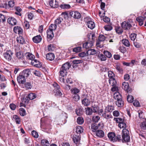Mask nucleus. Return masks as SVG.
<instances>
[{"label":"nucleus","mask_w":146,"mask_h":146,"mask_svg":"<svg viewBox=\"0 0 146 146\" xmlns=\"http://www.w3.org/2000/svg\"><path fill=\"white\" fill-rule=\"evenodd\" d=\"M5 21V18L4 15L0 14V22H3Z\"/></svg>","instance_id":"nucleus-57"},{"label":"nucleus","mask_w":146,"mask_h":146,"mask_svg":"<svg viewBox=\"0 0 146 146\" xmlns=\"http://www.w3.org/2000/svg\"><path fill=\"white\" fill-rule=\"evenodd\" d=\"M73 99L75 101H78L80 100V97L77 94H74L73 97Z\"/></svg>","instance_id":"nucleus-64"},{"label":"nucleus","mask_w":146,"mask_h":146,"mask_svg":"<svg viewBox=\"0 0 146 146\" xmlns=\"http://www.w3.org/2000/svg\"><path fill=\"white\" fill-rule=\"evenodd\" d=\"M55 58V56L52 53H49L47 54L46 55V58L47 60L52 61Z\"/></svg>","instance_id":"nucleus-14"},{"label":"nucleus","mask_w":146,"mask_h":146,"mask_svg":"<svg viewBox=\"0 0 146 146\" xmlns=\"http://www.w3.org/2000/svg\"><path fill=\"white\" fill-rule=\"evenodd\" d=\"M109 139L111 141L113 142L117 141H119L121 140V137L120 135H115L114 133L110 132L108 135Z\"/></svg>","instance_id":"nucleus-1"},{"label":"nucleus","mask_w":146,"mask_h":146,"mask_svg":"<svg viewBox=\"0 0 146 146\" xmlns=\"http://www.w3.org/2000/svg\"><path fill=\"white\" fill-rule=\"evenodd\" d=\"M92 113V109H91L90 108H87L86 110V113L87 115H91Z\"/></svg>","instance_id":"nucleus-48"},{"label":"nucleus","mask_w":146,"mask_h":146,"mask_svg":"<svg viewBox=\"0 0 146 146\" xmlns=\"http://www.w3.org/2000/svg\"><path fill=\"white\" fill-rule=\"evenodd\" d=\"M25 55L27 58L29 60H33L35 58V56L30 53H26Z\"/></svg>","instance_id":"nucleus-23"},{"label":"nucleus","mask_w":146,"mask_h":146,"mask_svg":"<svg viewBox=\"0 0 146 146\" xmlns=\"http://www.w3.org/2000/svg\"><path fill=\"white\" fill-rule=\"evenodd\" d=\"M134 98L131 95H128L127 97V100L128 102L130 103H132L133 101Z\"/></svg>","instance_id":"nucleus-41"},{"label":"nucleus","mask_w":146,"mask_h":146,"mask_svg":"<svg viewBox=\"0 0 146 146\" xmlns=\"http://www.w3.org/2000/svg\"><path fill=\"white\" fill-rule=\"evenodd\" d=\"M116 32L118 34H121L123 32V30L120 27H117L116 28Z\"/></svg>","instance_id":"nucleus-58"},{"label":"nucleus","mask_w":146,"mask_h":146,"mask_svg":"<svg viewBox=\"0 0 146 146\" xmlns=\"http://www.w3.org/2000/svg\"><path fill=\"white\" fill-rule=\"evenodd\" d=\"M122 28L125 30H128L129 29L132 27L131 24L129 22L124 21L121 24Z\"/></svg>","instance_id":"nucleus-7"},{"label":"nucleus","mask_w":146,"mask_h":146,"mask_svg":"<svg viewBox=\"0 0 146 146\" xmlns=\"http://www.w3.org/2000/svg\"><path fill=\"white\" fill-rule=\"evenodd\" d=\"M13 54V52L10 50H7L3 54V56L5 59L10 61L12 59V56Z\"/></svg>","instance_id":"nucleus-3"},{"label":"nucleus","mask_w":146,"mask_h":146,"mask_svg":"<svg viewBox=\"0 0 146 146\" xmlns=\"http://www.w3.org/2000/svg\"><path fill=\"white\" fill-rule=\"evenodd\" d=\"M31 134L35 138H37L38 137V135L37 132L34 130L32 131Z\"/></svg>","instance_id":"nucleus-54"},{"label":"nucleus","mask_w":146,"mask_h":146,"mask_svg":"<svg viewBox=\"0 0 146 146\" xmlns=\"http://www.w3.org/2000/svg\"><path fill=\"white\" fill-rule=\"evenodd\" d=\"M42 145L44 146H49L48 141L45 139H42L41 141Z\"/></svg>","instance_id":"nucleus-34"},{"label":"nucleus","mask_w":146,"mask_h":146,"mask_svg":"<svg viewBox=\"0 0 146 146\" xmlns=\"http://www.w3.org/2000/svg\"><path fill=\"white\" fill-rule=\"evenodd\" d=\"M17 42L22 44H25V42L24 38L21 36L17 37Z\"/></svg>","instance_id":"nucleus-22"},{"label":"nucleus","mask_w":146,"mask_h":146,"mask_svg":"<svg viewBox=\"0 0 146 146\" xmlns=\"http://www.w3.org/2000/svg\"><path fill=\"white\" fill-rule=\"evenodd\" d=\"M62 19L60 17L57 19L55 20L54 24L56 25H57L61 23V21H62Z\"/></svg>","instance_id":"nucleus-45"},{"label":"nucleus","mask_w":146,"mask_h":146,"mask_svg":"<svg viewBox=\"0 0 146 146\" xmlns=\"http://www.w3.org/2000/svg\"><path fill=\"white\" fill-rule=\"evenodd\" d=\"M83 62V60H75L72 61L73 64H78L82 63Z\"/></svg>","instance_id":"nucleus-52"},{"label":"nucleus","mask_w":146,"mask_h":146,"mask_svg":"<svg viewBox=\"0 0 146 146\" xmlns=\"http://www.w3.org/2000/svg\"><path fill=\"white\" fill-rule=\"evenodd\" d=\"M15 5L14 1H10L8 3V6L11 7H13Z\"/></svg>","instance_id":"nucleus-62"},{"label":"nucleus","mask_w":146,"mask_h":146,"mask_svg":"<svg viewBox=\"0 0 146 146\" xmlns=\"http://www.w3.org/2000/svg\"><path fill=\"white\" fill-rule=\"evenodd\" d=\"M88 55H94L96 54V51L94 49H91L88 50L87 51Z\"/></svg>","instance_id":"nucleus-35"},{"label":"nucleus","mask_w":146,"mask_h":146,"mask_svg":"<svg viewBox=\"0 0 146 146\" xmlns=\"http://www.w3.org/2000/svg\"><path fill=\"white\" fill-rule=\"evenodd\" d=\"M17 80L19 83L21 84H24L26 81L25 78L24 76L19 74L17 78Z\"/></svg>","instance_id":"nucleus-8"},{"label":"nucleus","mask_w":146,"mask_h":146,"mask_svg":"<svg viewBox=\"0 0 146 146\" xmlns=\"http://www.w3.org/2000/svg\"><path fill=\"white\" fill-rule=\"evenodd\" d=\"M61 16L64 17L65 19L68 18V14L66 12H62L61 13Z\"/></svg>","instance_id":"nucleus-63"},{"label":"nucleus","mask_w":146,"mask_h":146,"mask_svg":"<svg viewBox=\"0 0 146 146\" xmlns=\"http://www.w3.org/2000/svg\"><path fill=\"white\" fill-rule=\"evenodd\" d=\"M73 140L74 143L77 144L79 143L80 138L79 136L75 135L73 136Z\"/></svg>","instance_id":"nucleus-24"},{"label":"nucleus","mask_w":146,"mask_h":146,"mask_svg":"<svg viewBox=\"0 0 146 146\" xmlns=\"http://www.w3.org/2000/svg\"><path fill=\"white\" fill-rule=\"evenodd\" d=\"M84 121L83 118L81 117H78L77 120V123L79 124H82L84 122Z\"/></svg>","instance_id":"nucleus-39"},{"label":"nucleus","mask_w":146,"mask_h":146,"mask_svg":"<svg viewBox=\"0 0 146 146\" xmlns=\"http://www.w3.org/2000/svg\"><path fill=\"white\" fill-rule=\"evenodd\" d=\"M99 57L101 61H105L107 59V58L103 54H100L99 56Z\"/></svg>","instance_id":"nucleus-61"},{"label":"nucleus","mask_w":146,"mask_h":146,"mask_svg":"<svg viewBox=\"0 0 146 146\" xmlns=\"http://www.w3.org/2000/svg\"><path fill=\"white\" fill-rule=\"evenodd\" d=\"M100 123H98V125L96 124L93 123L91 125V128L92 131L93 132H95L98 129H101L100 128Z\"/></svg>","instance_id":"nucleus-12"},{"label":"nucleus","mask_w":146,"mask_h":146,"mask_svg":"<svg viewBox=\"0 0 146 146\" xmlns=\"http://www.w3.org/2000/svg\"><path fill=\"white\" fill-rule=\"evenodd\" d=\"M42 37L40 35H38L34 36L33 38V41L35 43H39L42 40Z\"/></svg>","instance_id":"nucleus-13"},{"label":"nucleus","mask_w":146,"mask_h":146,"mask_svg":"<svg viewBox=\"0 0 146 146\" xmlns=\"http://www.w3.org/2000/svg\"><path fill=\"white\" fill-rule=\"evenodd\" d=\"M118 126L120 128H125V129L126 126L125 123L123 122V121H122L119 124Z\"/></svg>","instance_id":"nucleus-46"},{"label":"nucleus","mask_w":146,"mask_h":146,"mask_svg":"<svg viewBox=\"0 0 146 146\" xmlns=\"http://www.w3.org/2000/svg\"><path fill=\"white\" fill-rule=\"evenodd\" d=\"M59 73L60 76L64 77L66 76L67 72V71L66 70H64L63 68H61L60 69Z\"/></svg>","instance_id":"nucleus-26"},{"label":"nucleus","mask_w":146,"mask_h":146,"mask_svg":"<svg viewBox=\"0 0 146 146\" xmlns=\"http://www.w3.org/2000/svg\"><path fill=\"white\" fill-rule=\"evenodd\" d=\"M115 104L118 107H121L123 106L124 102L122 99H121L116 101Z\"/></svg>","instance_id":"nucleus-21"},{"label":"nucleus","mask_w":146,"mask_h":146,"mask_svg":"<svg viewBox=\"0 0 146 146\" xmlns=\"http://www.w3.org/2000/svg\"><path fill=\"white\" fill-rule=\"evenodd\" d=\"M96 135L99 137H102L104 135V132L101 130L98 129L96 133Z\"/></svg>","instance_id":"nucleus-17"},{"label":"nucleus","mask_w":146,"mask_h":146,"mask_svg":"<svg viewBox=\"0 0 146 146\" xmlns=\"http://www.w3.org/2000/svg\"><path fill=\"white\" fill-rule=\"evenodd\" d=\"M104 54L108 58H110L112 56L111 54L108 51H104Z\"/></svg>","instance_id":"nucleus-42"},{"label":"nucleus","mask_w":146,"mask_h":146,"mask_svg":"<svg viewBox=\"0 0 146 146\" xmlns=\"http://www.w3.org/2000/svg\"><path fill=\"white\" fill-rule=\"evenodd\" d=\"M76 113L78 115H80L83 113L82 110V109H78L76 110Z\"/></svg>","instance_id":"nucleus-53"},{"label":"nucleus","mask_w":146,"mask_h":146,"mask_svg":"<svg viewBox=\"0 0 146 146\" xmlns=\"http://www.w3.org/2000/svg\"><path fill=\"white\" fill-rule=\"evenodd\" d=\"M16 57L19 59L23 60L24 59V56L23 53L20 51L17 52L16 53Z\"/></svg>","instance_id":"nucleus-20"},{"label":"nucleus","mask_w":146,"mask_h":146,"mask_svg":"<svg viewBox=\"0 0 146 146\" xmlns=\"http://www.w3.org/2000/svg\"><path fill=\"white\" fill-rule=\"evenodd\" d=\"M13 120L15 121L17 124H19L20 123L21 121L20 118L17 115H13Z\"/></svg>","instance_id":"nucleus-29"},{"label":"nucleus","mask_w":146,"mask_h":146,"mask_svg":"<svg viewBox=\"0 0 146 146\" xmlns=\"http://www.w3.org/2000/svg\"><path fill=\"white\" fill-rule=\"evenodd\" d=\"M113 120L115 121L116 123H120L123 121V120L121 118L114 117Z\"/></svg>","instance_id":"nucleus-49"},{"label":"nucleus","mask_w":146,"mask_h":146,"mask_svg":"<svg viewBox=\"0 0 146 146\" xmlns=\"http://www.w3.org/2000/svg\"><path fill=\"white\" fill-rule=\"evenodd\" d=\"M47 38L48 39L51 40L54 37V33L53 31L48 29L47 31Z\"/></svg>","instance_id":"nucleus-15"},{"label":"nucleus","mask_w":146,"mask_h":146,"mask_svg":"<svg viewBox=\"0 0 146 146\" xmlns=\"http://www.w3.org/2000/svg\"><path fill=\"white\" fill-rule=\"evenodd\" d=\"M31 64L37 67H40L41 66V63L39 61L34 59L31 60Z\"/></svg>","instance_id":"nucleus-10"},{"label":"nucleus","mask_w":146,"mask_h":146,"mask_svg":"<svg viewBox=\"0 0 146 146\" xmlns=\"http://www.w3.org/2000/svg\"><path fill=\"white\" fill-rule=\"evenodd\" d=\"M109 81V84L111 86L116 85L117 82L115 78L110 79Z\"/></svg>","instance_id":"nucleus-31"},{"label":"nucleus","mask_w":146,"mask_h":146,"mask_svg":"<svg viewBox=\"0 0 146 146\" xmlns=\"http://www.w3.org/2000/svg\"><path fill=\"white\" fill-rule=\"evenodd\" d=\"M122 136L123 142H128L130 140V137L129 135V131L125 129H124L122 130Z\"/></svg>","instance_id":"nucleus-2"},{"label":"nucleus","mask_w":146,"mask_h":146,"mask_svg":"<svg viewBox=\"0 0 146 146\" xmlns=\"http://www.w3.org/2000/svg\"><path fill=\"white\" fill-rule=\"evenodd\" d=\"M71 92L72 93L76 94L79 92V90L76 88H74L71 90Z\"/></svg>","instance_id":"nucleus-55"},{"label":"nucleus","mask_w":146,"mask_h":146,"mask_svg":"<svg viewBox=\"0 0 146 146\" xmlns=\"http://www.w3.org/2000/svg\"><path fill=\"white\" fill-rule=\"evenodd\" d=\"M70 66V64L69 63L66 62L62 65L61 68H63L64 70H65L67 71V70L68 69Z\"/></svg>","instance_id":"nucleus-32"},{"label":"nucleus","mask_w":146,"mask_h":146,"mask_svg":"<svg viewBox=\"0 0 146 146\" xmlns=\"http://www.w3.org/2000/svg\"><path fill=\"white\" fill-rule=\"evenodd\" d=\"M137 35L135 33L131 34L130 35V37L132 40L134 41Z\"/></svg>","instance_id":"nucleus-56"},{"label":"nucleus","mask_w":146,"mask_h":146,"mask_svg":"<svg viewBox=\"0 0 146 146\" xmlns=\"http://www.w3.org/2000/svg\"><path fill=\"white\" fill-rule=\"evenodd\" d=\"M145 18L144 17H139L137 18L136 20L139 22V25L141 26L143 24V21Z\"/></svg>","instance_id":"nucleus-18"},{"label":"nucleus","mask_w":146,"mask_h":146,"mask_svg":"<svg viewBox=\"0 0 146 146\" xmlns=\"http://www.w3.org/2000/svg\"><path fill=\"white\" fill-rule=\"evenodd\" d=\"M52 85L54 87V89L53 90L54 93H55V94L59 96H62V94L59 90L60 87L59 85L56 83L54 82Z\"/></svg>","instance_id":"nucleus-4"},{"label":"nucleus","mask_w":146,"mask_h":146,"mask_svg":"<svg viewBox=\"0 0 146 146\" xmlns=\"http://www.w3.org/2000/svg\"><path fill=\"white\" fill-rule=\"evenodd\" d=\"M20 114L21 115L24 116L25 115V111L23 108H21L19 109Z\"/></svg>","instance_id":"nucleus-50"},{"label":"nucleus","mask_w":146,"mask_h":146,"mask_svg":"<svg viewBox=\"0 0 146 146\" xmlns=\"http://www.w3.org/2000/svg\"><path fill=\"white\" fill-rule=\"evenodd\" d=\"M89 100L86 98L82 100V103L83 105L85 106H88L90 104Z\"/></svg>","instance_id":"nucleus-16"},{"label":"nucleus","mask_w":146,"mask_h":146,"mask_svg":"<svg viewBox=\"0 0 146 146\" xmlns=\"http://www.w3.org/2000/svg\"><path fill=\"white\" fill-rule=\"evenodd\" d=\"M114 107L113 106H108L106 109H105V111L106 112L107 111L109 112H111L114 110Z\"/></svg>","instance_id":"nucleus-36"},{"label":"nucleus","mask_w":146,"mask_h":146,"mask_svg":"<svg viewBox=\"0 0 146 146\" xmlns=\"http://www.w3.org/2000/svg\"><path fill=\"white\" fill-rule=\"evenodd\" d=\"M82 48L81 47H77L74 48L73 49V51L75 52H79L81 51Z\"/></svg>","instance_id":"nucleus-44"},{"label":"nucleus","mask_w":146,"mask_h":146,"mask_svg":"<svg viewBox=\"0 0 146 146\" xmlns=\"http://www.w3.org/2000/svg\"><path fill=\"white\" fill-rule=\"evenodd\" d=\"M36 97V95L34 93H31L28 95L29 98L31 100H33L35 99Z\"/></svg>","instance_id":"nucleus-37"},{"label":"nucleus","mask_w":146,"mask_h":146,"mask_svg":"<svg viewBox=\"0 0 146 146\" xmlns=\"http://www.w3.org/2000/svg\"><path fill=\"white\" fill-rule=\"evenodd\" d=\"M30 74V71L29 69H26L23 70L22 75L24 76L25 77H28Z\"/></svg>","instance_id":"nucleus-25"},{"label":"nucleus","mask_w":146,"mask_h":146,"mask_svg":"<svg viewBox=\"0 0 146 146\" xmlns=\"http://www.w3.org/2000/svg\"><path fill=\"white\" fill-rule=\"evenodd\" d=\"M83 131V128L80 126H77L76 129V132L78 134H80Z\"/></svg>","instance_id":"nucleus-30"},{"label":"nucleus","mask_w":146,"mask_h":146,"mask_svg":"<svg viewBox=\"0 0 146 146\" xmlns=\"http://www.w3.org/2000/svg\"><path fill=\"white\" fill-rule=\"evenodd\" d=\"M122 42L126 46L128 47L130 45L129 42L127 39H123L122 41Z\"/></svg>","instance_id":"nucleus-33"},{"label":"nucleus","mask_w":146,"mask_h":146,"mask_svg":"<svg viewBox=\"0 0 146 146\" xmlns=\"http://www.w3.org/2000/svg\"><path fill=\"white\" fill-rule=\"evenodd\" d=\"M94 42L93 41L89 40L83 44V47L84 48H85L86 49L90 48L93 46Z\"/></svg>","instance_id":"nucleus-6"},{"label":"nucleus","mask_w":146,"mask_h":146,"mask_svg":"<svg viewBox=\"0 0 146 146\" xmlns=\"http://www.w3.org/2000/svg\"><path fill=\"white\" fill-rule=\"evenodd\" d=\"M25 87L28 89H31L32 87V85L30 82H27L25 84Z\"/></svg>","instance_id":"nucleus-59"},{"label":"nucleus","mask_w":146,"mask_h":146,"mask_svg":"<svg viewBox=\"0 0 146 146\" xmlns=\"http://www.w3.org/2000/svg\"><path fill=\"white\" fill-rule=\"evenodd\" d=\"M69 15L71 17L76 19H80L81 17V15L80 13L74 11L70 12Z\"/></svg>","instance_id":"nucleus-5"},{"label":"nucleus","mask_w":146,"mask_h":146,"mask_svg":"<svg viewBox=\"0 0 146 146\" xmlns=\"http://www.w3.org/2000/svg\"><path fill=\"white\" fill-rule=\"evenodd\" d=\"M114 98L117 100H120L121 98V96L118 92H116L113 94Z\"/></svg>","instance_id":"nucleus-27"},{"label":"nucleus","mask_w":146,"mask_h":146,"mask_svg":"<svg viewBox=\"0 0 146 146\" xmlns=\"http://www.w3.org/2000/svg\"><path fill=\"white\" fill-rule=\"evenodd\" d=\"M108 76L110 79L114 78L115 76L114 73L111 71H109L108 72Z\"/></svg>","instance_id":"nucleus-43"},{"label":"nucleus","mask_w":146,"mask_h":146,"mask_svg":"<svg viewBox=\"0 0 146 146\" xmlns=\"http://www.w3.org/2000/svg\"><path fill=\"white\" fill-rule=\"evenodd\" d=\"M60 7L63 9H67L70 8V6L68 4H65L62 3L60 5Z\"/></svg>","instance_id":"nucleus-28"},{"label":"nucleus","mask_w":146,"mask_h":146,"mask_svg":"<svg viewBox=\"0 0 146 146\" xmlns=\"http://www.w3.org/2000/svg\"><path fill=\"white\" fill-rule=\"evenodd\" d=\"M105 39V37L103 35H100L99 36V41H104Z\"/></svg>","instance_id":"nucleus-60"},{"label":"nucleus","mask_w":146,"mask_h":146,"mask_svg":"<svg viewBox=\"0 0 146 146\" xmlns=\"http://www.w3.org/2000/svg\"><path fill=\"white\" fill-rule=\"evenodd\" d=\"M115 67L116 69L118 71L119 73H121L123 72V70L122 68L121 67L119 64H116L115 66Z\"/></svg>","instance_id":"nucleus-38"},{"label":"nucleus","mask_w":146,"mask_h":146,"mask_svg":"<svg viewBox=\"0 0 146 146\" xmlns=\"http://www.w3.org/2000/svg\"><path fill=\"white\" fill-rule=\"evenodd\" d=\"M78 56L81 57H84L85 56H88L87 52L86 53L84 52H81L79 54Z\"/></svg>","instance_id":"nucleus-51"},{"label":"nucleus","mask_w":146,"mask_h":146,"mask_svg":"<svg viewBox=\"0 0 146 146\" xmlns=\"http://www.w3.org/2000/svg\"><path fill=\"white\" fill-rule=\"evenodd\" d=\"M100 117L96 115L94 116L92 118V120L94 122L96 123L98 122L100 119Z\"/></svg>","instance_id":"nucleus-47"},{"label":"nucleus","mask_w":146,"mask_h":146,"mask_svg":"<svg viewBox=\"0 0 146 146\" xmlns=\"http://www.w3.org/2000/svg\"><path fill=\"white\" fill-rule=\"evenodd\" d=\"M7 21L9 23L12 25H14L17 24V20L13 17H10L7 19Z\"/></svg>","instance_id":"nucleus-11"},{"label":"nucleus","mask_w":146,"mask_h":146,"mask_svg":"<svg viewBox=\"0 0 146 146\" xmlns=\"http://www.w3.org/2000/svg\"><path fill=\"white\" fill-rule=\"evenodd\" d=\"M56 27L57 26L56 25L51 24L49 27L48 29L53 31H54L56 29Z\"/></svg>","instance_id":"nucleus-40"},{"label":"nucleus","mask_w":146,"mask_h":146,"mask_svg":"<svg viewBox=\"0 0 146 146\" xmlns=\"http://www.w3.org/2000/svg\"><path fill=\"white\" fill-rule=\"evenodd\" d=\"M122 88L125 90L129 92L131 91V89L129 88V84L127 82H123L122 83Z\"/></svg>","instance_id":"nucleus-9"},{"label":"nucleus","mask_w":146,"mask_h":146,"mask_svg":"<svg viewBox=\"0 0 146 146\" xmlns=\"http://www.w3.org/2000/svg\"><path fill=\"white\" fill-rule=\"evenodd\" d=\"M88 27L91 29H93L95 27L94 23L92 21H89L87 22Z\"/></svg>","instance_id":"nucleus-19"}]
</instances>
